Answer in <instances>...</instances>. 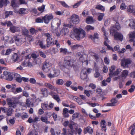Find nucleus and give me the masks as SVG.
<instances>
[{"instance_id": "obj_1", "label": "nucleus", "mask_w": 135, "mask_h": 135, "mask_svg": "<svg viewBox=\"0 0 135 135\" xmlns=\"http://www.w3.org/2000/svg\"><path fill=\"white\" fill-rule=\"evenodd\" d=\"M75 61L73 58L71 56H66L65 57L64 60V65L63 66L64 67V69L63 70L64 71H65L66 69H67L68 71L67 72L65 71V73L67 74H69L70 73L69 70L66 68V66L72 67L74 66V62Z\"/></svg>"}, {"instance_id": "obj_2", "label": "nucleus", "mask_w": 135, "mask_h": 135, "mask_svg": "<svg viewBox=\"0 0 135 135\" xmlns=\"http://www.w3.org/2000/svg\"><path fill=\"white\" fill-rule=\"evenodd\" d=\"M73 32L75 37L77 40H80V39L84 38L85 36V31L81 28H74L73 29Z\"/></svg>"}, {"instance_id": "obj_3", "label": "nucleus", "mask_w": 135, "mask_h": 135, "mask_svg": "<svg viewBox=\"0 0 135 135\" xmlns=\"http://www.w3.org/2000/svg\"><path fill=\"white\" fill-rule=\"evenodd\" d=\"M51 65V64L50 63L49 61L46 60L43 63L42 70L45 72L47 73L50 70V67Z\"/></svg>"}, {"instance_id": "obj_4", "label": "nucleus", "mask_w": 135, "mask_h": 135, "mask_svg": "<svg viewBox=\"0 0 135 135\" xmlns=\"http://www.w3.org/2000/svg\"><path fill=\"white\" fill-rule=\"evenodd\" d=\"M44 35L47 37V47L49 48L52 43V40L51 37V35L49 33H45Z\"/></svg>"}, {"instance_id": "obj_5", "label": "nucleus", "mask_w": 135, "mask_h": 135, "mask_svg": "<svg viewBox=\"0 0 135 135\" xmlns=\"http://www.w3.org/2000/svg\"><path fill=\"white\" fill-rule=\"evenodd\" d=\"M3 73L4 77L6 79L10 81L13 79L14 74L5 71L3 72Z\"/></svg>"}, {"instance_id": "obj_6", "label": "nucleus", "mask_w": 135, "mask_h": 135, "mask_svg": "<svg viewBox=\"0 0 135 135\" xmlns=\"http://www.w3.org/2000/svg\"><path fill=\"white\" fill-rule=\"evenodd\" d=\"M131 61L129 59H122L121 62V66L124 68L128 67V64L131 63Z\"/></svg>"}, {"instance_id": "obj_7", "label": "nucleus", "mask_w": 135, "mask_h": 135, "mask_svg": "<svg viewBox=\"0 0 135 135\" xmlns=\"http://www.w3.org/2000/svg\"><path fill=\"white\" fill-rule=\"evenodd\" d=\"M44 22L48 24L49 22L54 18V16L52 14H47L44 16Z\"/></svg>"}, {"instance_id": "obj_8", "label": "nucleus", "mask_w": 135, "mask_h": 135, "mask_svg": "<svg viewBox=\"0 0 135 135\" xmlns=\"http://www.w3.org/2000/svg\"><path fill=\"white\" fill-rule=\"evenodd\" d=\"M70 19L74 24H77L80 21L79 16L75 14L71 16Z\"/></svg>"}, {"instance_id": "obj_9", "label": "nucleus", "mask_w": 135, "mask_h": 135, "mask_svg": "<svg viewBox=\"0 0 135 135\" xmlns=\"http://www.w3.org/2000/svg\"><path fill=\"white\" fill-rule=\"evenodd\" d=\"M114 39L122 41L123 40V36L121 33L116 32L114 35Z\"/></svg>"}, {"instance_id": "obj_10", "label": "nucleus", "mask_w": 135, "mask_h": 135, "mask_svg": "<svg viewBox=\"0 0 135 135\" xmlns=\"http://www.w3.org/2000/svg\"><path fill=\"white\" fill-rule=\"evenodd\" d=\"M93 129L90 127L88 126L84 128L83 130V132L85 134L89 133L91 134L93 133Z\"/></svg>"}, {"instance_id": "obj_11", "label": "nucleus", "mask_w": 135, "mask_h": 135, "mask_svg": "<svg viewBox=\"0 0 135 135\" xmlns=\"http://www.w3.org/2000/svg\"><path fill=\"white\" fill-rule=\"evenodd\" d=\"M69 32V30L68 28L65 26H63V28L60 31V34L62 35H66Z\"/></svg>"}, {"instance_id": "obj_12", "label": "nucleus", "mask_w": 135, "mask_h": 135, "mask_svg": "<svg viewBox=\"0 0 135 135\" xmlns=\"http://www.w3.org/2000/svg\"><path fill=\"white\" fill-rule=\"evenodd\" d=\"M14 77L17 82L20 83L22 82V78H21V76L20 74L16 73L14 74Z\"/></svg>"}, {"instance_id": "obj_13", "label": "nucleus", "mask_w": 135, "mask_h": 135, "mask_svg": "<svg viewBox=\"0 0 135 135\" xmlns=\"http://www.w3.org/2000/svg\"><path fill=\"white\" fill-rule=\"evenodd\" d=\"M20 5L19 2H16L15 0H12L11 2V6L13 8L18 7Z\"/></svg>"}, {"instance_id": "obj_14", "label": "nucleus", "mask_w": 135, "mask_h": 135, "mask_svg": "<svg viewBox=\"0 0 135 135\" xmlns=\"http://www.w3.org/2000/svg\"><path fill=\"white\" fill-rule=\"evenodd\" d=\"M106 122L105 120H102L100 122V126L102 129L106 132L107 130L106 126L105 125Z\"/></svg>"}, {"instance_id": "obj_15", "label": "nucleus", "mask_w": 135, "mask_h": 135, "mask_svg": "<svg viewBox=\"0 0 135 135\" xmlns=\"http://www.w3.org/2000/svg\"><path fill=\"white\" fill-rule=\"evenodd\" d=\"M41 94L44 97H47L48 95V90L45 88H42L41 89Z\"/></svg>"}, {"instance_id": "obj_16", "label": "nucleus", "mask_w": 135, "mask_h": 135, "mask_svg": "<svg viewBox=\"0 0 135 135\" xmlns=\"http://www.w3.org/2000/svg\"><path fill=\"white\" fill-rule=\"evenodd\" d=\"M44 85L46 88H48L52 90H55L56 89V87L52 85L49 83H45L44 84Z\"/></svg>"}, {"instance_id": "obj_17", "label": "nucleus", "mask_w": 135, "mask_h": 135, "mask_svg": "<svg viewBox=\"0 0 135 135\" xmlns=\"http://www.w3.org/2000/svg\"><path fill=\"white\" fill-rule=\"evenodd\" d=\"M11 90L12 92L15 94H16L17 93L21 92L22 91V89L20 87L16 88V89L15 91V89L14 87H13L12 88Z\"/></svg>"}, {"instance_id": "obj_18", "label": "nucleus", "mask_w": 135, "mask_h": 135, "mask_svg": "<svg viewBox=\"0 0 135 135\" xmlns=\"http://www.w3.org/2000/svg\"><path fill=\"white\" fill-rule=\"evenodd\" d=\"M7 0H0V8H2L3 6H6L8 4Z\"/></svg>"}, {"instance_id": "obj_19", "label": "nucleus", "mask_w": 135, "mask_h": 135, "mask_svg": "<svg viewBox=\"0 0 135 135\" xmlns=\"http://www.w3.org/2000/svg\"><path fill=\"white\" fill-rule=\"evenodd\" d=\"M38 43L40 47L42 49H45L47 47V45L46 46L44 44L43 41L42 40H39Z\"/></svg>"}, {"instance_id": "obj_20", "label": "nucleus", "mask_w": 135, "mask_h": 135, "mask_svg": "<svg viewBox=\"0 0 135 135\" xmlns=\"http://www.w3.org/2000/svg\"><path fill=\"white\" fill-rule=\"evenodd\" d=\"M19 58V57L17 54L16 53H14L12 55V59L14 62H15L18 61Z\"/></svg>"}, {"instance_id": "obj_21", "label": "nucleus", "mask_w": 135, "mask_h": 135, "mask_svg": "<svg viewBox=\"0 0 135 135\" xmlns=\"http://www.w3.org/2000/svg\"><path fill=\"white\" fill-rule=\"evenodd\" d=\"M41 107L42 109L44 110H49V105L46 102L41 104Z\"/></svg>"}, {"instance_id": "obj_22", "label": "nucleus", "mask_w": 135, "mask_h": 135, "mask_svg": "<svg viewBox=\"0 0 135 135\" xmlns=\"http://www.w3.org/2000/svg\"><path fill=\"white\" fill-rule=\"evenodd\" d=\"M99 34L97 32L95 33L94 35L90 36V38L91 39L94 41H95V39H98L99 38Z\"/></svg>"}, {"instance_id": "obj_23", "label": "nucleus", "mask_w": 135, "mask_h": 135, "mask_svg": "<svg viewBox=\"0 0 135 135\" xmlns=\"http://www.w3.org/2000/svg\"><path fill=\"white\" fill-rule=\"evenodd\" d=\"M86 22L88 24H91L93 22V17H89L86 19Z\"/></svg>"}, {"instance_id": "obj_24", "label": "nucleus", "mask_w": 135, "mask_h": 135, "mask_svg": "<svg viewBox=\"0 0 135 135\" xmlns=\"http://www.w3.org/2000/svg\"><path fill=\"white\" fill-rule=\"evenodd\" d=\"M26 40L25 38H20L17 42H16V44L17 46L20 45L21 44L25 42Z\"/></svg>"}, {"instance_id": "obj_25", "label": "nucleus", "mask_w": 135, "mask_h": 135, "mask_svg": "<svg viewBox=\"0 0 135 135\" xmlns=\"http://www.w3.org/2000/svg\"><path fill=\"white\" fill-rule=\"evenodd\" d=\"M13 112V110L11 107H9L8 108H7V110L6 112V115L8 116H10L12 114Z\"/></svg>"}, {"instance_id": "obj_26", "label": "nucleus", "mask_w": 135, "mask_h": 135, "mask_svg": "<svg viewBox=\"0 0 135 135\" xmlns=\"http://www.w3.org/2000/svg\"><path fill=\"white\" fill-rule=\"evenodd\" d=\"M41 120L42 121L46 123V124H50V122L48 120L47 117H45L43 116H41L40 118Z\"/></svg>"}, {"instance_id": "obj_27", "label": "nucleus", "mask_w": 135, "mask_h": 135, "mask_svg": "<svg viewBox=\"0 0 135 135\" xmlns=\"http://www.w3.org/2000/svg\"><path fill=\"white\" fill-rule=\"evenodd\" d=\"M115 67L114 66H112L110 68H109L110 73H109V76L110 77H112V74H113L114 71L115 70Z\"/></svg>"}, {"instance_id": "obj_28", "label": "nucleus", "mask_w": 135, "mask_h": 135, "mask_svg": "<svg viewBox=\"0 0 135 135\" xmlns=\"http://www.w3.org/2000/svg\"><path fill=\"white\" fill-rule=\"evenodd\" d=\"M8 104L9 106V107H12L14 108L16 107V103L14 102H12L11 100L7 101Z\"/></svg>"}, {"instance_id": "obj_29", "label": "nucleus", "mask_w": 135, "mask_h": 135, "mask_svg": "<svg viewBox=\"0 0 135 135\" xmlns=\"http://www.w3.org/2000/svg\"><path fill=\"white\" fill-rule=\"evenodd\" d=\"M44 17H38L35 20V21L37 23H43L44 22Z\"/></svg>"}, {"instance_id": "obj_30", "label": "nucleus", "mask_w": 135, "mask_h": 135, "mask_svg": "<svg viewBox=\"0 0 135 135\" xmlns=\"http://www.w3.org/2000/svg\"><path fill=\"white\" fill-rule=\"evenodd\" d=\"M102 31L104 33V38L105 39L107 40L108 39V33L106 32L104 28V27H103L102 28Z\"/></svg>"}, {"instance_id": "obj_31", "label": "nucleus", "mask_w": 135, "mask_h": 135, "mask_svg": "<svg viewBox=\"0 0 135 135\" xmlns=\"http://www.w3.org/2000/svg\"><path fill=\"white\" fill-rule=\"evenodd\" d=\"M87 77L86 72L85 71L84 73H81L80 75L81 78L83 80L86 79Z\"/></svg>"}, {"instance_id": "obj_32", "label": "nucleus", "mask_w": 135, "mask_h": 135, "mask_svg": "<svg viewBox=\"0 0 135 135\" xmlns=\"http://www.w3.org/2000/svg\"><path fill=\"white\" fill-rule=\"evenodd\" d=\"M64 83V81L61 79H58L56 81V84L59 85H62Z\"/></svg>"}, {"instance_id": "obj_33", "label": "nucleus", "mask_w": 135, "mask_h": 135, "mask_svg": "<svg viewBox=\"0 0 135 135\" xmlns=\"http://www.w3.org/2000/svg\"><path fill=\"white\" fill-rule=\"evenodd\" d=\"M83 0H81L78 3L75 4H74L73 6V7L74 8H77L81 4L82 2H83Z\"/></svg>"}, {"instance_id": "obj_34", "label": "nucleus", "mask_w": 135, "mask_h": 135, "mask_svg": "<svg viewBox=\"0 0 135 135\" xmlns=\"http://www.w3.org/2000/svg\"><path fill=\"white\" fill-rule=\"evenodd\" d=\"M128 71L126 70H124L123 71L122 76L123 77H126L128 75Z\"/></svg>"}, {"instance_id": "obj_35", "label": "nucleus", "mask_w": 135, "mask_h": 135, "mask_svg": "<svg viewBox=\"0 0 135 135\" xmlns=\"http://www.w3.org/2000/svg\"><path fill=\"white\" fill-rule=\"evenodd\" d=\"M60 52L62 53L64 55H66L68 52V50L65 48H61L60 49Z\"/></svg>"}, {"instance_id": "obj_36", "label": "nucleus", "mask_w": 135, "mask_h": 135, "mask_svg": "<svg viewBox=\"0 0 135 135\" xmlns=\"http://www.w3.org/2000/svg\"><path fill=\"white\" fill-rule=\"evenodd\" d=\"M80 46L78 44H76L74 45H71L70 46V47L72 50H74L77 49Z\"/></svg>"}, {"instance_id": "obj_37", "label": "nucleus", "mask_w": 135, "mask_h": 135, "mask_svg": "<svg viewBox=\"0 0 135 135\" xmlns=\"http://www.w3.org/2000/svg\"><path fill=\"white\" fill-rule=\"evenodd\" d=\"M59 2L65 8H69V7L67 4L64 2L63 1H59Z\"/></svg>"}, {"instance_id": "obj_38", "label": "nucleus", "mask_w": 135, "mask_h": 135, "mask_svg": "<svg viewBox=\"0 0 135 135\" xmlns=\"http://www.w3.org/2000/svg\"><path fill=\"white\" fill-rule=\"evenodd\" d=\"M13 13V12L11 11H6L5 13V18H7L9 16L12 15Z\"/></svg>"}, {"instance_id": "obj_39", "label": "nucleus", "mask_w": 135, "mask_h": 135, "mask_svg": "<svg viewBox=\"0 0 135 135\" xmlns=\"http://www.w3.org/2000/svg\"><path fill=\"white\" fill-rule=\"evenodd\" d=\"M30 32L32 34L36 33L38 32L37 30H36L33 28H31L30 30Z\"/></svg>"}, {"instance_id": "obj_40", "label": "nucleus", "mask_w": 135, "mask_h": 135, "mask_svg": "<svg viewBox=\"0 0 135 135\" xmlns=\"http://www.w3.org/2000/svg\"><path fill=\"white\" fill-rule=\"evenodd\" d=\"M85 29L87 31H88L90 30H94V27L90 25H88L86 26Z\"/></svg>"}, {"instance_id": "obj_41", "label": "nucleus", "mask_w": 135, "mask_h": 135, "mask_svg": "<svg viewBox=\"0 0 135 135\" xmlns=\"http://www.w3.org/2000/svg\"><path fill=\"white\" fill-rule=\"evenodd\" d=\"M121 71V69H117L113 73L112 75V77L113 76H115L117 75L119 73V72Z\"/></svg>"}, {"instance_id": "obj_42", "label": "nucleus", "mask_w": 135, "mask_h": 135, "mask_svg": "<svg viewBox=\"0 0 135 135\" xmlns=\"http://www.w3.org/2000/svg\"><path fill=\"white\" fill-rule=\"evenodd\" d=\"M129 26L132 28H135V23L134 21H131L129 25Z\"/></svg>"}, {"instance_id": "obj_43", "label": "nucleus", "mask_w": 135, "mask_h": 135, "mask_svg": "<svg viewBox=\"0 0 135 135\" xmlns=\"http://www.w3.org/2000/svg\"><path fill=\"white\" fill-rule=\"evenodd\" d=\"M22 34L26 36L28 35V31L26 29H25L22 30Z\"/></svg>"}, {"instance_id": "obj_44", "label": "nucleus", "mask_w": 135, "mask_h": 135, "mask_svg": "<svg viewBox=\"0 0 135 135\" xmlns=\"http://www.w3.org/2000/svg\"><path fill=\"white\" fill-rule=\"evenodd\" d=\"M104 16V14L103 13H101L98 17V20L99 21H102L103 18Z\"/></svg>"}, {"instance_id": "obj_45", "label": "nucleus", "mask_w": 135, "mask_h": 135, "mask_svg": "<svg viewBox=\"0 0 135 135\" xmlns=\"http://www.w3.org/2000/svg\"><path fill=\"white\" fill-rule=\"evenodd\" d=\"M26 9H20V10L18 11V13L19 14H23L26 13L25 11Z\"/></svg>"}, {"instance_id": "obj_46", "label": "nucleus", "mask_w": 135, "mask_h": 135, "mask_svg": "<svg viewBox=\"0 0 135 135\" xmlns=\"http://www.w3.org/2000/svg\"><path fill=\"white\" fill-rule=\"evenodd\" d=\"M16 27L15 26H11L10 28V30L11 32L13 33H15L16 32Z\"/></svg>"}, {"instance_id": "obj_47", "label": "nucleus", "mask_w": 135, "mask_h": 135, "mask_svg": "<svg viewBox=\"0 0 135 135\" xmlns=\"http://www.w3.org/2000/svg\"><path fill=\"white\" fill-rule=\"evenodd\" d=\"M51 52L53 54H55L58 52V50L57 48L53 47L51 50Z\"/></svg>"}, {"instance_id": "obj_48", "label": "nucleus", "mask_w": 135, "mask_h": 135, "mask_svg": "<svg viewBox=\"0 0 135 135\" xmlns=\"http://www.w3.org/2000/svg\"><path fill=\"white\" fill-rule=\"evenodd\" d=\"M39 52L40 56L44 58H45L46 57V56L45 54L42 51H39Z\"/></svg>"}, {"instance_id": "obj_49", "label": "nucleus", "mask_w": 135, "mask_h": 135, "mask_svg": "<svg viewBox=\"0 0 135 135\" xmlns=\"http://www.w3.org/2000/svg\"><path fill=\"white\" fill-rule=\"evenodd\" d=\"M79 114L78 113H74L72 116V120H74L75 118H78L79 115Z\"/></svg>"}, {"instance_id": "obj_50", "label": "nucleus", "mask_w": 135, "mask_h": 135, "mask_svg": "<svg viewBox=\"0 0 135 135\" xmlns=\"http://www.w3.org/2000/svg\"><path fill=\"white\" fill-rule=\"evenodd\" d=\"M91 92V91L90 90H85L84 91V94H85L88 97H89L90 95V93Z\"/></svg>"}, {"instance_id": "obj_51", "label": "nucleus", "mask_w": 135, "mask_h": 135, "mask_svg": "<svg viewBox=\"0 0 135 135\" xmlns=\"http://www.w3.org/2000/svg\"><path fill=\"white\" fill-rule=\"evenodd\" d=\"M28 135H39L37 132L35 131H32L28 134Z\"/></svg>"}, {"instance_id": "obj_52", "label": "nucleus", "mask_w": 135, "mask_h": 135, "mask_svg": "<svg viewBox=\"0 0 135 135\" xmlns=\"http://www.w3.org/2000/svg\"><path fill=\"white\" fill-rule=\"evenodd\" d=\"M111 102L113 103V104L114 105V106H115V104L118 101L116 98H114L110 100Z\"/></svg>"}, {"instance_id": "obj_53", "label": "nucleus", "mask_w": 135, "mask_h": 135, "mask_svg": "<svg viewBox=\"0 0 135 135\" xmlns=\"http://www.w3.org/2000/svg\"><path fill=\"white\" fill-rule=\"evenodd\" d=\"M135 89V86L133 85H132L131 86V88L128 90V91L130 93H132L134 91Z\"/></svg>"}, {"instance_id": "obj_54", "label": "nucleus", "mask_w": 135, "mask_h": 135, "mask_svg": "<svg viewBox=\"0 0 135 135\" xmlns=\"http://www.w3.org/2000/svg\"><path fill=\"white\" fill-rule=\"evenodd\" d=\"M116 23L115 26V28L117 30H119L121 28V27L119 23L117 21H116Z\"/></svg>"}, {"instance_id": "obj_55", "label": "nucleus", "mask_w": 135, "mask_h": 135, "mask_svg": "<svg viewBox=\"0 0 135 135\" xmlns=\"http://www.w3.org/2000/svg\"><path fill=\"white\" fill-rule=\"evenodd\" d=\"M53 98L55 100H56L57 102H59L60 101V99L58 95L56 94L54 96Z\"/></svg>"}, {"instance_id": "obj_56", "label": "nucleus", "mask_w": 135, "mask_h": 135, "mask_svg": "<svg viewBox=\"0 0 135 135\" xmlns=\"http://www.w3.org/2000/svg\"><path fill=\"white\" fill-rule=\"evenodd\" d=\"M27 38L28 41L29 42L31 41L32 40V38L31 36L28 35L25 36Z\"/></svg>"}, {"instance_id": "obj_57", "label": "nucleus", "mask_w": 135, "mask_h": 135, "mask_svg": "<svg viewBox=\"0 0 135 135\" xmlns=\"http://www.w3.org/2000/svg\"><path fill=\"white\" fill-rule=\"evenodd\" d=\"M130 38H135V31H133L129 35Z\"/></svg>"}, {"instance_id": "obj_58", "label": "nucleus", "mask_w": 135, "mask_h": 135, "mask_svg": "<svg viewBox=\"0 0 135 135\" xmlns=\"http://www.w3.org/2000/svg\"><path fill=\"white\" fill-rule=\"evenodd\" d=\"M29 81L32 84H35L36 83V81L34 78H31L30 79Z\"/></svg>"}, {"instance_id": "obj_59", "label": "nucleus", "mask_w": 135, "mask_h": 135, "mask_svg": "<svg viewBox=\"0 0 135 135\" xmlns=\"http://www.w3.org/2000/svg\"><path fill=\"white\" fill-rule=\"evenodd\" d=\"M21 117L22 119L24 120L25 118H27L28 117V115L26 113H25L23 115H21Z\"/></svg>"}, {"instance_id": "obj_60", "label": "nucleus", "mask_w": 135, "mask_h": 135, "mask_svg": "<svg viewBox=\"0 0 135 135\" xmlns=\"http://www.w3.org/2000/svg\"><path fill=\"white\" fill-rule=\"evenodd\" d=\"M72 82L70 81H68L65 83V85L67 87H69L72 84Z\"/></svg>"}, {"instance_id": "obj_61", "label": "nucleus", "mask_w": 135, "mask_h": 135, "mask_svg": "<svg viewBox=\"0 0 135 135\" xmlns=\"http://www.w3.org/2000/svg\"><path fill=\"white\" fill-rule=\"evenodd\" d=\"M47 76L50 78H52L54 77H56V75H54V74H52L51 73L48 74H47Z\"/></svg>"}, {"instance_id": "obj_62", "label": "nucleus", "mask_w": 135, "mask_h": 135, "mask_svg": "<svg viewBox=\"0 0 135 135\" xmlns=\"http://www.w3.org/2000/svg\"><path fill=\"white\" fill-rule=\"evenodd\" d=\"M20 38L19 37L17 36H14V39L15 40V42L16 44V42L19 40V39Z\"/></svg>"}, {"instance_id": "obj_63", "label": "nucleus", "mask_w": 135, "mask_h": 135, "mask_svg": "<svg viewBox=\"0 0 135 135\" xmlns=\"http://www.w3.org/2000/svg\"><path fill=\"white\" fill-rule=\"evenodd\" d=\"M104 62L105 64H108L109 63V60L107 57H105L104 59Z\"/></svg>"}, {"instance_id": "obj_64", "label": "nucleus", "mask_w": 135, "mask_h": 135, "mask_svg": "<svg viewBox=\"0 0 135 135\" xmlns=\"http://www.w3.org/2000/svg\"><path fill=\"white\" fill-rule=\"evenodd\" d=\"M129 75L131 78H135V71H133Z\"/></svg>"}]
</instances>
